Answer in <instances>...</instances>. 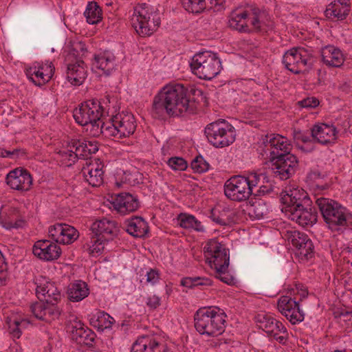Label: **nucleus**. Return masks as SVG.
Segmentation results:
<instances>
[{
  "instance_id": "1",
  "label": "nucleus",
  "mask_w": 352,
  "mask_h": 352,
  "mask_svg": "<svg viewBox=\"0 0 352 352\" xmlns=\"http://www.w3.org/2000/svg\"><path fill=\"white\" fill-rule=\"evenodd\" d=\"M206 102L204 92L196 88H188L182 84H169L164 86L154 97L152 105L153 117L164 119L182 116L184 113H196L197 104Z\"/></svg>"
},
{
  "instance_id": "2",
  "label": "nucleus",
  "mask_w": 352,
  "mask_h": 352,
  "mask_svg": "<svg viewBox=\"0 0 352 352\" xmlns=\"http://www.w3.org/2000/svg\"><path fill=\"white\" fill-rule=\"evenodd\" d=\"M282 210L292 221L306 227L316 223L318 213L311 206L312 201L303 189L289 188L281 193Z\"/></svg>"
},
{
  "instance_id": "3",
  "label": "nucleus",
  "mask_w": 352,
  "mask_h": 352,
  "mask_svg": "<svg viewBox=\"0 0 352 352\" xmlns=\"http://www.w3.org/2000/svg\"><path fill=\"white\" fill-rule=\"evenodd\" d=\"M38 281V280H36ZM36 294L39 301L30 305V311L35 318L50 322L58 319L63 312V294L55 283L36 282Z\"/></svg>"
},
{
  "instance_id": "4",
  "label": "nucleus",
  "mask_w": 352,
  "mask_h": 352,
  "mask_svg": "<svg viewBox=\"0 0 352 352\" xmlns=\"http://www.w3.org/2000/svg\"><path fill=\"white\" fill-rule=\"evenodd\" d=\"M91 230V232L89 234L90 241L84 245V248L94 256L102 253L105 243L117 237L120 228L116 221L103 218L93 223Z\"/></svg>"
},
{
  "instance_id": "5",
  "label": "nucleus",
  "mask_w": 352,
  "mask_h": 352,
  "mask_svg": "<svg viewBox=\"0 0 352 352\" xmlns=\"http://www.w3.org/2000/svg\"><path fill=\"white\" fill-rule=\"evenodd\" d=\"M265 16V10L254 4L250 5L244 10H236L232 12L228 21L229 27L239 32H261Z\"/></svg>"
},
{
  "instance_id": "6",
  "label": "nucleus",
  "mask_w": 352,
  "mask_h": 352,
  "mask_svg": "<svg viewBox=\"0 0 352 352\" xmlns=\"http://www.w3.org/2000/svg\"><path fill=\"white\" fill-rule=\"evenodd\" d=\"M316 204L332 230L339 231L342 228L352 226V215L346 213V208L336 201L321 197L316 199Z\"/></svg>"
},
{
  "instance_id": "7",
  "label": "nucleus",
  "mask_w": 352,
  "mask_h": 352,
  "mask_svg": "<svg viewBox=\"0 0 352 352\" xmlns=\"http://www.w3.org/2000/svg\"><path fill=\"white\" fill-rule=\"evenodd\" d=\"M226 315L214 307L200 308L195 316V327L201 335L217 336L224 331Z\"/></svg>"
},
{
  "instance_id": "8",
  "label": "nucleus",
  "mask_w": 352,
  "mask_h": 352,
  "mask_svg": "<svg viewBox=\"0 0 352 352\" xmlns=\"http://www.w3.org/2000/svg\"><path fill=\"white\" fill-rule=\"evenodd\" d=\"M193 74L199 78L211 80L219 74L221 63L217 54L204 51L195 54L190 63Z\"/></svg>"
},
{
  "instance_id": "9",
  "label": "nucleus",
  "mask_w": 352,
  "mask_h": 352,
  "mask_svg": "<svg viewBox=\"0 0 352 352\" xmlns=\"http://www.w3.org/2000/svg\"><path fill=\"white\" fill-rule=\"evenodd\" d=\"M204 133L209 143L216 148L228 146L236 138L234 127L223 119H219L207 124Z\"/></svg>"
},
{
  "instance_id": "10",
  "label": "nucleus",
  "mask_w": 352,
  "mask_h": 352,
  "mask_svg": "<svg viewBox=\"0 0 352 352\" xmlns=\"http://www.w3.org/2000/svg\"><path fill=\"white\" fill-rule=\"evenodd\" d=\"M150 6L146 3H138L133 8V14L131 19L132 26L141 36L151 35L160 26V19L151 16L153 12Z\"/></svg>"
},
{
  "instance_id": "11",
  "label": "nucleus",
  "mask_w": 352,
  "mask_h": 352,
  "mask_svg": "<svg viewBox=\"0 0 352 352\" xmlns=\"http://www.w3.org/2000/svg\"><path fill=\"white\" fill-rule=\"evenodd\" d=\"M286 69L295 74L308 73L312 68L313 61L304 47H294L287 50L283 57Z\"/></svg>"
},
{
  "instance_id": "12",
  "label": "nucleus",
  "mask_w": 352,
  "mask_h": 352,
  "mask_svg": "<svg viewBox=\"0 0 352 352\" xmlns=\"http://www.w3.org/2000/svg\"><path fill=\"white\" fill-rule=\"evenodd\" d=\"M73 116L79 125H87L102 117V104L97 99L87 100L74 109Z\"/></svg>"
},
{
  "instance_id": "13",
  "label": "nucleus",
  "mask_w": 352,
  "mask_h": 352,
  "mask_svg": "<svg viewBox=\"0 0 352 352\" xmlns=\"http://www.w3.org/2000/svg\"><path fill=\"white\" fill-rule=\"evenodd\" d=\"M249 188L245 176L234 175L224 184V194L230 200L241 202L248 200L253 193Z\"/></svg>"
},
{
  "instance_id": "14",
  "label": "nucleus",
  "mask_w": 352,
  "mask_h": 352,
  "mask_svg": "<svg viewBox=\"0 0 352 352\" xmlns=\"http://www.w3.org/2000/svg\"><path fill=\"white\" fill-rule=\"evenodd\" d=\"M111 137L118 139L129 137L136 129V122L132 113L117 114L110 119Z\"/></svg>"
},
{
  "instance_id": "15",
  "label": "nucleus",
  "mask_w": 352,
  "mask_h": 352,
  "mask_svg": "<svg viewBox=\"0 0 352 352\" xmlns=\"http://www.w3.org/2000/svg\"><path fill=\"white\" fill-rule=\"evenodd\" d=\"M272 162L274 173L283 180L291 177L298 168V160L296 156L290 153L276 155L274 161Z\"/></svg>"
},
{
  "instance_id": "16",
  "label": "nucleus",
  "mask_w": 352,
  "mask_h": 352,
  "mask_svg": "<svg viewBox=\"0 0 352 352\" xmlns=\"http://www.w3.org/2000/svg\"><path fill=\"white\" fill-rule=\"evenodd\" d=\"M223 255L218 254L213 256L212 258L206 261L212 269L215 270V277L222 282L232 285L234 283V277L228 272V266L230 264V256L228 249L222 252Z\"/></svg>"
},
{
  "instance_id": "17",
  "label": "nucleus",
  "mask_w": 352,
  "mask_h": 352,
  "mask_svg": "<svg viewBox=\"0 0 352 352\" xmlns=\"http://www.w3.org/2000/svg\"><path fill=\"white\" fill-rule=\"evenodd\" d=\"M32 181L30 173L23 167L10 170L6 177V182L11 189L21 192L30 190Z\"/></svg>"
},
{
  "instance_id": "18",
  "label": "nucleus",
  "mask_w": 352,
  "mask_h": 352,
  "mask_svg": "<svg viewBox=\"0 0 352 352\" xmlns=\"http://www.w3.org/2000/svg\"><path fill=\"white\" fill-rule=\"evenodd\" d=\"M262 144L270 151L271 162L274 161L276 155L289 153L292 147L285 137L274 133L266 135L262 140Z\"/></svg>"
},
{
  "instance_id": "19",
  "label": "nucleus",
  "mask_w": 352,
  "mask_h": 352,
  "mask_svg": "<svg viewBox=\"0 0 352 352\" xmlns=\"http://www.w3.org/2000/svg\"><path fill=\"white\" fill-rule=\"evenodd\" d=\"M278 309L289 321L295 324L304 320V312L298 302L289 296H282L278 301Z\"/></svg>"
},
{
  "instance_id": "20",
  "label": "nucleus",
  "mask_w": 352,
  "mask_h": 352,
  "mask_svg": "<svg viewBox=\"0 0 352 352\" xmlns=\"http://www.w3.org/2000/svg\"><path fill=\"white\" fill-rule=\"evenodd\" d=\"M32 252L34 256L45 261L57 260L61 255V249L57 243L49 240H39L35 242Z\"/></svg>"
},
{
  "instance_id": "21",
  "label": "nucleus",
  "mask_w": 352,
  "mask_h": 352,
  "mask_svg": "<svg viewBox=\"0 0 352 352\" xmlns=\"http://www.w3.org/2000/svg\"><path fill=\"white\" fill-rule=\"evenodd\" d=\"M54 69L52 63L45 65H38L27 68L25 74L35 85L41 87L50 81L53 76Z\"/></svg>"
},
{
  "instance_id": "22",
  "label": "nucleus",
  "mask_w": 352,
  "mask_h": 352,
  "mask_svg": "<svg viewBox=\"0 0 352 352\" xmlns=\"http://www.w3.org/2000/svg\"><path fill=\"white\" fill-rule=\"evenodd\" d=\"M289 240L293 246L297 249L298 254L302 258H305L308 260L313 256L314 246L307 234L299 231H294L291 234Z\"/></svg>"
},
{
  "instance_id": "23",
  "label": "nucleus",
  "mask_w": 352,
  "mask_h": 352,
  "mask_svg": "<svg viewBox=\"0 0 352 352\" xmlns=\"http://www.w3.org/2000/svg\"><path fill=\"white\" fill-rule=\"evenodd\" d=\"M338 131L333 125L319 123L314 125L311 130V138L321 144L334 143Z\"/></svg>"
},
{
  "instance_id": "24",
  "label": "nucleus",
  "mask_w": 352,
  "mask_h": 352,
  "mask_svg": "<svg viewBox=\"0 0 352 352\" xmlns=\"http://www.w3.org/2000/svg\"><path fill=\"white\" fill-rule=\"evenodd\" d=\"M166 347L153 336L138 337L132 344L131 352H166Z\"/></svg>"
},
{
  "instance_id": "25",
  "label": "nucleus",
  "mask_w": 352,
  "mask_h": 352,
  "mask_svg": "<svg viewBox=\"0 0 352 352\" xmlns=\"http://www.w3.org/2000/svg\"><path fill=\"white\" fill-rule=\"evenodd\" d=\"M0 224L7 230L18 229L23 227L25 221L18 208L10 207L0 212Z\"/></svg>"
},
{
  "instance_id": "26",
  "label": "nucleus",
  "mask_w": 352,
  "mask_h": 352,
  "mask_svg": "<svg viewBox=\"0 0 352 352\" xmlns=\"http://www.w3.org/2000/svg\"><path fill=\"white\" fill-rule=\"evenodd\" d=\"M72 339L81 345L93 346L96 333L80 321L76 322L72 327Z\"/></svg>"
},
{
  "instance_id": "27",
  "label": "nucleus",
  "mask_w": 352,
  "mask_h": 352,
  "mask_svg": "<svg viewBox=\"0 0 352 352\" xmlns=\"http://www.w3.org/2000/svg\"><path fill=\"white\" fill-rule=\"evenodd\" d=\"M114 208L120 213L132 212L138 210L140 203L137 197L129 192H121L114 199Z\"/></svg>"
},
{
  "instance_id": "28",
  "label": "nucleus",
  "mask_w": 352,
  "mask_h": 352,
  "mask_svg": "<svg viewBox=\"0 0 352 352\" xmlns=\"http://www.w3.org/2000/svg\"><path fill=\"white\" fill-rule=\"evenodd\" d=\"M87 76L85 64L82 60H76L74 63H69L67 69V78L74 86L83 83Z\"/></svg>"
},
{
  "instance_id": "29",
  "label": "nucleus",
  "mask_w": 352,
  "mask_h": 352,
  "mask_svg": "<svg viewBox=\"0 0 352 352\" xmlns=\"http://www.w3.org/2000/svg\"><path fill=\"white\" fill-rule=\"evenodd\" d=\"M126 231L136 238L144 237L149 231L148 223L139 216H133L124 222Z\"/></svg>"
},
{
  "instance_id": "30",
  "label": "nucleus",
  "mask_w": 352,
  "mask_h": 352,
  "mask_svg": "<svg viewBox=\"0 0 352 352\" xmlns=\"http://www.w3.org/2000/svg\"><path fill=\"white\" fill-rule=\"evenodd\" d=\"M115 56L111 52L105 51L95 55L92 62V69H100L103 74L108 76L115 68Z\"/></svg>"
},
{
  "instance_id": "31",
  "label": "nucleus",
  "mask_w": 352,
  "mask_h": 352,
  "mask_svg": "<svg viewBox=\"0 0 352 352\" xmlns=\"http://www.w3.org/2000/svg\"><path fill=\"white\" fill-rule=\"evenodd\" d=\"M322 60L328 66L339 67L344 63V56L340 49L327 45L321 50Z\"/></svg>"
},
{
  "instance_id": "32",
  "label": "nucleus",
  "mask_w": 352,
  "mask_h": 352,
  "mask_svg": "<svg viewBox=\"0 0 352 352\" xmlns=\"http://www.w3.org/2000/svg\"><path fill=\"white\" fill-rule=\"evenodd\" d=\"M82 173L85 180L92 186H100L103 183L104 171L99 164L83 167Z\"/></svg>"
},
{
  "instance_id": "33",
  "label": "nucleus",
  "mask_w": 352,
  "mask_h": 352,
  "mask_svg": "<svg viewBox=\"0 0 352 352\" xmlns=\"http://www.w3.org/2000/svg\"><path fill=\"white\" fill-rule=\"evenodd\" d=\"M89 294L87 284L82 280H77L68 286V298L72 302H79L86 298Z\"/></svg>"
},
{
  "instance_id": "34",
  "label": "nucleus",
  "mask_w": 352,
  "mask_h": 352,
  "mask_svg": "<svg viewBox=\"0 0 352 352\" xmlns=\"http://www.w3.org/2000/svg\"><path fill=\"white\" fill-rule=\"evenodd\" d=\"M114 321L113 318L111 317L107 313L100 311H97L95 314H92L89 319L90 324L101 331L105 329L111 328Z\"/></svg>"
},
{
  "instance_id": "35",
  "label": "nucleus",
  "mask_w": 352,
  "mask_h": 352,
  "mask_svg": "<svg viewBox=\"0 0 352 352\" xmlns=\"http://www.w3.org/2000/svg\"><path fill=\"white\" fill-rule=\"evenodd\" d=\"M110 119L104 122L102 118H98L96 121H91L87 126V131L89 130L90 134L94 137H98L101 134H104L106 137H111V131L110 130Z\"/></svg>"
},
{
  "instance_id": "36",
  "label": "nucleus",
  "mask_w": 352,
  "mask_h": 352,
  "mask_svg": "<svg viewBox=\"0 0 352 352\" xmlns=\"http://www.w3.org/2000/svg\"><path fill=\"white\" fill-rule=\"evenodd\" d=\"M248 210L250 217L257 219H262L268 212L265 201L263 199L256 198H254V200L251 199L249 201Z\"/></svg>"
},
{
  "instance_id": "37",
  "label": "nucleus",
  "mask_w": 352,
  "mask_h": 352,
  "mask_svg": "<svg viewBox=\"0 0 352 352\" xmlns=\"http://www.w3.org/2000/svg\"><path fill=\"white\" fill-rule=\"evenodd\" d=\"M349 12V6H340L336 3H329L324 11V14L328 19L336 18L339 21H342L346 18Z\"/></svg>"
},
{
  "instance_id": "38",
  "label": "nucleus",
  "mask_w": 352,
  "mask_h": 352,
  "mask_svg": "<svg viewBox=\"0 0 352 352\" xmlns=\"http://www.w3.org/2000/svg\"><path fill=\"white\" fill-rule=\"evenodd\" d=\"M179 226L185 229H194L198 232L204 231L201 223L192 214L181 213L177 218Z\"/></svg>"
},
{
  "instance_id": "39",
  "label": "nucleus",
  "mask_w": 352,
  "mask_h": 352,
  "mask_svg": "<svg viewBox=\"0 0 352 352\" xmlns=\"http://www.w3.org/2000/svg\"><path fill=\"white\" fill-rule=\"evenodd\" d=\"M84 15L89 24H96L100 22L102 17V9L96 2H89Z\"/></svg>"
},
{
  "instance_id": "40",
  "label": "nucleus",
  "mask_w": 352,
  "mask_h": 352,
  "mask_svg": "<svg viewBox=\"0 0 352 352\" xmlns=\"http://www.w3.org/2000/svg\"><path fill=\"white\" fill-rule=\"evenodd\" d=\"M226 249L227 248H226L225 245L219 243L217 239H210L204 248V252L206 261L209 260L210 258H212L213 256H215L218 254L223 255L222 252Z\"/></svg>"
},
{
  "instance_id": "41",
  "label": "nucleus",
  "mask_w": 352,
  "mask_h": 352,
  "mask_svg": "<svg viewBox=\"0 0 352 352\" xmlns=\"http://www.w3.org/2000/svg\"><path fill=\"white\" fill-rule=\"evenodd\" d=\"M85 146L86 140H72V142L69 144V147L70 148L74 149L76 154H72L73 158H69V161L75 162L76 160L78 158H88Z\"/></svg>"
},
{
  "instance_id": "42",
  "label": "nucleus",
  "mask_w": 352,
  "mask_h": 352,
  "mask_svg": "<svg viewBox=\"0 0 352 352\" xmlns=\"http://www.w3.org/2000/svg\"><path fill=\"white\" fill-rule=\"evenodd\" d=\"M79 236L78 231L73 226L68 224H64V230H63L60 237L58 239L59 243L70 244L75 241Z\"/></svg>"
},
{
  "instance_id": "43",
  "label": "nucleus",
  "mask_w": 352,
  "mask_h": 352,
  "mask_svg": "<svg viewBox=\"0 0 352 352\" xmlns=\"http://www.w3.org/2000/svg\"><path fill=\"white\" fill-rule=\"evenodd\" d=\"M212 284V281L211 279L201 276L185 277L181 280V285L188 288H192L197 286H210Z\"/></svg>"
},
{
  "instance_id": "44",
  "label": "nucleus",
  "mask_w": 352,
  "mask_h": 352,
  "mask_svg": "<svg viewBox=\"0 0 352 352\" xmlns=\"http://www.w3.org/2000/svg\"><path fill=\"white\" fill-rule=\"evenodd\" d=\"M258 321L260 323V327L267 333H273V328H277L276 325L279 322L268 314L259 316Z\"/></svg>"
},
{
  "instance_id": "45",
  "label": "nucleus",
  "mask_w": 352,
  "mask_h": 352,
  "mask_svg": "<svg viewBox=\"0 0 352 352\" xmlns=\"http://www.w3.org/2000/svg\"><path fill=\"white\" fill-rule=\"evenodd\" d=\"M183 7L192 13H200L206 8L205 0H182Z\"/></svg>"
},
{
  "instance_id": "46",
  "label": "nucleus",
  "mask_w": 352,
  "mask_h": 352,
  "mask_svg": "<svg viewBox=\"0 0 352 352\" xmlns=\"http://www.w3.org/2000/svg\"><path fill=\"white\" fill-rule=\"evenodd\" d=\"M191 168L195 173H203L208 170L210 165L204 157L199 155L191 162Z\"/></svg>"
},
{
  "instance_id": "47",
  "label": "nucleus",
  "mask_w": 352,
  "mask_h": 352,
  "mask_svg": "<svg viewBox=\"0 0 352 352\" xmlns=\"http://www.w3.org/2000/svg\"><path fill=\"white\" fill-rule=\"evenodd\" d=\"M168 165L175 170H184L188 167L186 161L179 157H173L167 162Z\"/></svg>"
},
{
  "instance_id": "48",
  "label": "nucleus",
  "mask_w": 352,
  "mask_h": 352,
  "mask_svg": "<svg viewBox=\"0 0 352 352\" xmlns=\"http://www.w3.org/2000/svg\"><path fill=\"white\" fill-rule=\"evenodd\" d=\"M65 223H56L51 226L48 230L49 236L54 240L56 243H58L63 230H64Z\"/></svg>"
},
{
  "instance_id": "49",
  "label": "nucleus",
  "mask_w": 352,
  "mask_h": 352,
  "mask_svg": "<svg viewBox=\"0 0 352 352\" xmlns=\"http://www.w3.org/2000/svg\"><path fill=\"white\" fill-rule=\"evenodd\" d=\"M139 177H140V174L138 171L134 173L126 171L124 173L122 179L124 180V183H126L130 186H135L140 183Z\"/></svg>"
},
{
  "instance_id": "50",
  "label": "nucleus",
  "mask_w": 352,
  "mask_h": 352,
  "mask_svg": "<svg viewBox=\"0 0 352 352\" xmlns=\"http://www.w3.org/2000/svg\"><path fill=\"white\" fill-rule=\"evenodd\" d=\"M27 157V151L24 148H16L8 151V158L12 160L25 159Z\"/></svg>"
},
{
  "instance_id": "51",
  "label": "nucleus",
  "mask_w": 352,
  "mask_h": 352,
  "mask_svg": "<svg viewBox=\"0 0 352 352\" xmlns=\"http://www.w3.org/2000/svg\"><path fill=\"white\" fill-rule=\"evenodd\" d=\"M146 283L151 284L152 285L156 284L159 282L160 278V271L157 269H149L148 271L146 272Z\"/></svg>"
},
{
  "instance_id": "52",
  "label": "nucleus",
  "mask_w": 352,
  "mask_h": 352,
  "mask_svg": "<svg viewBox=\"0 0 352 352\" xmlns=\"http://www.w3.org/2000/svg\"><path fill=\"white\" fill-rule=\"evenodd\" d=\"M206 6L213 9L214 12H219L225 8V0H205Z\"/></svg>"
},
{
  "instance_id": "53",
  "label": "nucleus",
  "mask_w": 352,
  "mask_h": 352,
  "mask_svg": "<svg viewBox=\"0 0 352 352\" xmlns=\"http://www.w3.org/2000/svg\"><path fill=\"white\" fill-rule=\"evenodd\" d=\"M298 105L303 108H315L318 107L320 102L318 98L315 97H308L298 102Z\"/></svg>"
},
{
  "instance_id": "54",
  "label": "nucleus",
  "mask_w": 352,
  "mask_h": 352,
  "mask_svg": "<svg viewBox=\"0 0 352 352\" xmlns=\"http://www.w3.org/2000/svg\"><path fill=\"white\" fill-rule=\"evenodd\" d=\"M7 276V264L3 254L0 251V285L5 284Z\"/></svg>"
},
{
  "instance_id": "55",
  "label": "nucleus",
  "mask_w": 352,
  "mask_h": 352,
  "mask_svg": "<svg viewBox=\"0 0 352 352\" xmlns=\"http://www.w3.org/2000/svg\"><path fill=\"white\" fill-rule=\"evenodd\" d=\"M22 321L14 320L12 324H9V332L13 338H19L21 336V330L20 326Z\"/></svg>"
},
{
  "instance_id": "56",
  "label": "nucleus",
  "mask_w": 352,
  "mask_h": 352,
  "mask_svg": "<svg viewBox=\"0 0 352 352\" xmlns=\"http://www.w3.org/2000/svg\"><path fill=\"white\" fill-rule=\"evenodd\" d=\"M261 176V175L252 173L249 174L248 177H245L246 182H248V185L249 186V188L252 189L254 191L255 187L259 184Z\"/></svg>"
},
{
  "instance_id": "57",
  "label": "nucleus",
  "mask_w": 352,
  "mask_h": 352,
  "mask_svg": "<svg viewBox=\"0 0 352 352\" xmlns=\"http://www.w3.org/2000/svg\"><path fill=\"white\" fill-rule=\"evenodd\" d=\"M146 305L151 309H155L161 305V299L156 295H153L147 298Z\"/></svg>"
},
{
  "instance_id": "58",
  "label": "nucleus",
  "mask_w": 352,
  "mask_h": 352,
  "mask_svg": "<svg viewBox=\"0 0 352 352\" xmlns=\"http://www.w3.org/2000/svg\"><path fill=\"white\" fill-rule=\"evenodd\" d=\"M272 191V186L271 184L269 185H262L259 187V188L256 190H254L252 195L256 197H259L265 195L270 194Z\"/></svg>"
},
{
  "instance_id": "59",
  "label": "nucleus",
  "mask_w": 352,
  "mask_h": 352,
  "mask_svg": "<svg viewBox=\"0 0 352 352\" xmlns=\"http://www.w3.org/2000/svg\"><path fill=\"white\" fill-rule=\"evenodd\" d=\"M86 153L88 157L91 154L96 153L98 151V146L97 141H89L86 140Z\"/></svg>"
},
{
  "instance_id": "60",
  "label": "nucleus",
  "mask_w": 352,
  "mask_h": 352,
  "mask_svg": "<svg viewBox=\"0 0 352 352\" xmlns=\"http://www.w3.org/2000/svg\"><path fill=\"white\" fill-rule=\"evenodd\" d=\"M102 106V114L106 109H107V112L110 110L111 104L112 102H116V98L114 96H110L109 95L106 96L102 101H100Z\"/></svg>"
},
{
  "instance_id": "61",
  "label": "nucleus",
  "mask_w": 352,
  "mask_h": 352,
  "mask_svg": "<svg viewBox=\"0 0 352 352\" xmlns=\"http://www.w3.org/2000/svg\"><path fill=\"white\" fill-rule=\"evenodd\" d=\"M210 217L214 222L219 225L225 226L227 224V221L225 219H222L219 215H216L214 209L211 210Z\"/></svg>"
},
{
  "instance_id": "62",
  "label": "nucleus",
  "mask_w": 352,
  "mask_h": 352,
  "mask_svg": "<svg viewBox=\"0 0 352 352\" xmlns=\"http://www.w3.org/2000/svg\"><path fill=\"white\" fill-rule=\"evenodd\" d=\"M294 138L296 140H300L305 143L311 141V138L309 135H305V134L301 133L300 131H298L295 133Z\"/></svg>"
},
{
  "instance_id": "63",
  "label": "nucleus",
  "mask_w": 352,
  "mask_h": 352,
  "mask_svg": "<svg viewBox=\"0 0 352 352\" xmlns=\"http://www.w3.org/2000/svg\"><path fill=\"white\" fill-rule=\"evenodd\" d=\"M288 339V333L286 331V333H282L279 337L276 338V341H278L280 344H285Z\"/></svg>"
},
{
  "instance_id": "64",
  "label": "nucleus",
  "mask_w": 352,
  "mask_h": 352,
  "mask_svg": "<svg viewBox=\"0 0 352 352\" xmlns=\"http://www.w3.org/2000/svg\"><path fill=\"white\" fill-rule=\"evenodd\" d=\"M276 325L277 328L274 329L273 328V333H275L276 331L277 333H286L287 329L286 327L280 322V321L278 322Z\"/></svg>"
}]
</instances>
